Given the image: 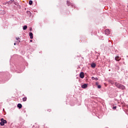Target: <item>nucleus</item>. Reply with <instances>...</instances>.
<instances>
[{
	"label": "nucleus",
	"instance_id": "obj_16",
	"mask_svg": "<svg viewBox=\"0 0 128 128\" xmlns=\"http://www.w3.org/2000/svg\"><path fill=\"white\" fill-rule=\"evenodd\" d=\"M66 2H67L68 6H70V4H71L70 2H69V1H67Z\"/></svg>",
	"mask_w": 128,
	"mask_h": 128
},
{
	"label": "nucleus",
	"instance_id": "obj_5",
	"mask_svg": "<svg viewBox=\"0 0 128 128\" xmlns=\"http://www.w3.org/2000/svg\"><path fill=\"white\" fill-rule=\"evenodd\" d=\"M105 33L106 34L108 35V34H110V30H108V29H106V30L105 31Z\"/></svg>",
	"mask_w": 128,
	"mask_h": 128
},
{
	"label": "nucleus",
	"instance_id": "obj_23",
	"mask_svg": "<svg viewBox=\"0 0 128 128\" xmlns=\"http://www.w3.org/2000/svg\"><path fill=\"white\" fill-rule=\"evenodd\" d=\"M14 45H16V43H14Z\"/></svg>",
	"mask_w": 128,
	"mask_h": 128
},
{
	"label": "nucleus",
	"instance_id": "obj_8",
	"mask_svg": "<svg viewBox=\"0 0 128 128\" xmlns=\"http://www.w3.org/2000/svg\"><path fill=\"white\" fill-rule=\"evenodd\" d=\"M29 36H30V39H32L33 38V34H32V33L30 32Z\"/></svg>",
	"mask_w": 128,
	"mask_h": 128
},
{
	"label": "nucleus",
	"instance_id": "obj_24",
	"mask_svg": "<svg viewBox=\"0 0 128 128\" xmlns=\"http://www.w3.org/2000/svg\"><path fill=\"white\" fill-rule=\"evenodd\" d=\"M32 30V28L30 29V30Z\"/></svg>",
	"mask_w": 128,
	"mask_h": 128
},
{
	"label": "nucleus",
	"instance_id": "obj_22",
	"mask_svg": "<svg viewBox=\"0 0 128 128\" xmlns=\"http://www.w3.org/2000/svg\"><path fill=\"white\" fill-rule=\"evenodd\" d=\"M11 1H12V2H14V0H11Z\"/></svg>",
	"mask_w": 128,
	"mask_h": 128
},
{
	"label": "nucleus",
	"instance_id": "obj_17",
	"mask_svg": "<svg viewBox=\"0 0 128 128\" xmlns=\"http://www.w3.org/2000/svg\"><path fill=\"white\" fill-rule=\"evenodd\" d=\"M29 4H30V6H32V1L30 0V1L29 2Z\"/></svg>",
	"mask_w": 128,
	"mask_h": 128
},
{
	"label": "nucleus",
	"instance_id": "obj_14",
	"mask_svg": "<svg viewBox=\"0 0 128 128\" xmlns=\"http://www.w3.org/2000/svg\"><path fill=\"white\" fill-rule=\"evenodd\" d=\"M22 100L24 102H25L27 100V98L25 97L22 98Z\"/></svg>",
	"mask_w": 128,
	"mask_h": 128
},
{
	"label": "nucleus",
	"instance_id": "obj_19",
	"mask_svg": "<svg viewBox=\"0 0 128 128\" xmlns=\"http://www.w3.org/2000/svg\"><path fill=\"white\" fill-rule=\"evenodd\" d=\"M112 108H113L114 110H116V106H114V107Z\"/></svg>",
	"mask_w": 128,
	"mask_h": 128
},
{
	"label": "nucleus",
	"instance_id": "obj_7",
	"mask_svg": "<svg viewBox=\"0 0 128 128\" xmlns=\"http://www.w3.org/2000/svg\"><path fill=\"white\" fill-rule=\"evenodd\" d=\"M17 106L20 109L22 108V104H18Z\"/></svg>",
	"mask_w": 128,
	"mask_h": 128
},
{
	"label": "nucleus",
	"instance_id": "obj_4",
	"mask_svg": "<svg viewBox=\"0 0 128 128\" xmlns=\"http://www.w3.org/2000/svg\"><path fill=\"white\" fill-rule=\"evenodd\" d=\"M80 76L82 78H83L84 77V72H80Z\"/></svg>",
	"mask_w": 128,
	"mask_h": 128
},
{
	"label": "nucleus",
	"instance_id": "obj_11",
	"mask_svg": "<svg viewBox=\"0 0 128 128\" xmlns=\"http://www.w3.org/2000/svg\"><path fill=\"white\" fill-rule=\"evenodd\" d=\"M96 64H94V63H93V64H91V66L92 67V68H95L96 67Z\"/></svg>",
	"mask_w": 128,
	"mask_h": 128
},
{
	"label": "nucleus",
	"instance_id": "obj_21",
	"mask_svg": "<svg viewBox=\"0 0 128 128\" xmlns=\"http://www.w3.org/2000/svg\"><path fill=\"white\" fill-rule=\"evenodd\" d=\"M32 42V40H30V42Z\"/></svg>",
	"mask_w": 128,
	"mask_h": 128
},
{
	"label": "nucleus",
	"instance_id": "obj_9",
	"mask_svg": "<svg viewBox=\"0 0 128 128\" xmlns=\"http://www.w3.org/2000/svg\"><path fill=\"white\" fill-rule=\"evenodd\" d=\"M92 80H95L97 81L98 80V78L92 77Z\"/></svg>",
	"mask_w": 128,
	"mask_h": 128
},
{
	"label": "nucleus",
	"instance_id": "obj_1",
	"mask_svg": "<svg viewBox=\"0 0 128 128\" xmlns=\"http://www.w3.org/2000/svg\"><path fill=\"white\" fill-rule=\"evenodd\" d=\"M115 86L120 89L124 90L125 88V86H124L122 84H120L118 82H115Z\"/></svg>",
	"mask_w": 128,
	"mask_h": 128
},
{
	"label": "nucleus",
	"instance_id": "obj_3",
	"mask_svg": "<svg viewBox=\"0 0 128 128\" xmlns=\"http://www.w3.org/2000/svg\"><path fill=\"white\" fill-rule=\"evenodd\" d=\"M115 60L117 62H118L121 60V58L119 56H117L115 58Z\"/></svg>",
	"mask_w": 128,
	"mask_h": 128
},
{
	"label": "nucleus",
	"instance_id": "obj_13",
	"mask_svg": "<svg viewBox=\"0 0 128 128\" xmlns=\"http://www.w3.org/2000/svg\"><path fill=\"white\" fill-rule=\"evenodd\" d=\"M26 13L28 14V16H32V14H31L30 12L28 11V12H26Z\"/></svg>",
	"mask_w": 128,
	"mask_h": 128
},
{
	"label": "nucleus",
	"instance_id": "obj_6",
	"mask_svg": "<svg viewBox=\"0 0 128 128\" xmlns=\"http://www.w3.org/2000/svg\"><path fill=\"white\" fill-rule=\"evenodd\" d=\"M82 88H86L88 87L87 84H83L82 86Z\"/></svg>",
	"mask_w": 128,
	"mask_h": 128
},
{
	"label": "nucleus",
	"instance_id": "obj_20",
	"mask_svg": "<svg viewBox=\"0 0 128 128\" xmlns=\"http://www.w3.org/2000/svg\"><path fill=\"white\" fill-rule=\"evenodd\" d=\"M96 86H98V82H96Z\"/></svg>",
	"mask_w": 128,
	"mask_h": 128
},
{
	"label": "nucleus",
	"instance_id": "obj_10",
	"mask_svg": "<svg viewBox=\"0 0 128 128\" xmlns=\"http://www.w3.org/2000/svg\"><path fill=\"white\" fill-rule=\"evenodd\" d=\"M16 39L18 41V42H20V38H16Z\"/></svg>",
	"mask_w": 128,
	"mask_h": 128
},
{
	"label": "nucleus",
	"instance_id": "obj_12",
	"mask_svg": "<svg viewBox=\"0 0 128 128\" xmlns=\"http://www.w3.org/2000/svg\"><path fill=\"white\" fill-rule=\"evenodd\" d=\"M108 82H109L110 84H114V82L112 81V80H108Z\"/></svg>",
	"mask_w": 128,
	"mask_h": 128
},
{
	"label": "nucleus",
	"instance_id": "obj_2",
	"mask_svg": "<svg viewBox=\"0 0 128 128\" xmlns=\"http://www.w3.org/2000/svg\"><path fill=\"white\" fill-rule=\"evenodd\" d=\"M0 120L1 122L0 123V124L2 126H4V124H7V121L6 120H4V118H2Z\"/></svg>",
	"mask_w": 128,
	"mask_h": 128
},
{
	"label": "nucleus",
	"instance_id": "obj_18",
	"mask_svg": "<svg viewBox=\"0 0 128 128\" xmlns=\"http://www.w3.org/2000/svg\"><path fill=\"white\" fill-rule=\"evenodd\" d=\"M102 88V86L100 85H98V88Z\"/></svg>",
	"mask_w": 128,
	"mask_h": 128
},
{
	"label": "nucleus",
	"instance_id": "obj_15",
	"mask_svg": "<svg viewBox=\"0 0 128 128\" xmlns=\"http://www.w3.org/2000/svg\"><path fill=\"white\" fill-rule=\"evenodd\" d=\"M27 28H28V26H25L23 28V29H24V30H26Z\"/></svg>",
	"mask_w": 128,
	"mask_h": 128
}]
</instances>
